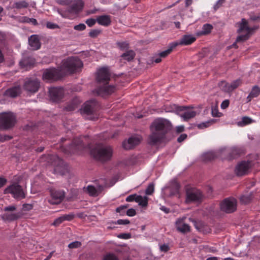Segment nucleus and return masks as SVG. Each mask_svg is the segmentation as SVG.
Returning a JSON list of instances; mask_svg holds the SVG:
<instances>
[{"label": "nucleus", "instance_id": "f704fd0d", "mask_svg": "<svg viewBox=\"0 0 260 260\" xmlns=\"http://www.w3.org/2000/svg\"><path fill=\"white\" fill-rule=\"evenodd\" d=\"M148 198L146 196L142 197V196L138 195L137 197L136 202L139 203V205L142 207H147L148 205Z\"/></svg>", "mask_w": 260, "mask_h": 260}, {"label": "nucleus", "instance_id": "de8ad7c7", "mask_svg": "<svg viewBox=\"0 0 260 260\" xmlns=\"http://www.w3.org/2000/svg\"><path fill=\"white\" fill-rule=\"evenodd\" d=\"M252 120L248 117H243L242 121L238 122L239 125H245L251 123Z\"/></svg>", "mask_w": 260, "mask_h": 260}, {"label": "nucleus", "instance_id": "b1692460", "mask_svg": "<svg viewBox=\"0 0 260 260\" xmlns=\"http://www.w3.org/2000/svg\"><path fill=\"white\" fill-rule=\"evenodd\" d=\"M28 42L34 50H38L41 47V43L38 35H31L28 39Z\"/></svg>", "mask_w": 260, "mask_h": 260}, {"label": "nucleus", "instance_id": "9d476101", "mask_svg": "<svg viewBox=\"0 0 260 260\" xmlns=\"http://www.w3.org/2000/svg\"><path fill=\"white\" fill-rule=\"evenodd\" d=\"M40 87V81L36 78H26L24 81L23 88L30 93L37 92Z\"/></svg>", "mask_w": 260, "mask_h": 260}, {"label": "nucleus", "instance_id": "774afa93", "mask_svg": "<svg viewBox=\"0 0 260 260\" xmlns=\"http://www.w3.org/2000/svg\"><path fill=\"white\" fill-rule=\"evenodd\" d=\"M136 214V210L133 208L127 210L126 211V215L129 216H134Z\"/></svg>", "mask_w": 260, "mask_h": 260}, {"label": "nucleus", "instance_id": "ea45409f", "mask_svg": "<svg viewBox=\"0 0 260 260\" xmlns=\"http://www.w3.org/2000/svg\"><path fill=\"white\" fill-rule=\"evenodd\" d=\"M213 28V26L211 24L207 23L204 24L202 27V34L207 35L210 34Z\"/></svg>", "mask_w": 260, "mask_h": 260}, {"label": "nucleus", "instance_id": "58836bf2", "mask_svg": "<svg viewBox=\"0 0 260 260\" xmlns=\"http://www.w3.org/2000/svg\"><path fill=\"white\" fill-rule=\"evenodd\" d=\"M249 20L253 21L260 22V13L250 12L249 13Z\"/></svg>", "mask_w": 260, "mask_h": 260}, {"label": "nucleus", "instance_id": "7ed1b4c3", "mask_svg": "<svg viewBox=\"0 0 260 260\" xmlns=\"http://www.w3.org/2000/svg\"><path fill=\"white\" fill-rule=\"evenodd\" d=\"M93 158L102 162L109 160L113 154V149L110 146L98 144L90 151Z\"/></svg>", "mask_w": 260, "mask_h": 260}, {"label": "nucleus", "instance_id": "6e6552de", "mask_svg": "<svg viewBox=\"0 0 260 260\" xmlns=\"http://www.w3.org/2000/svg\"><path fill=\"white\" fill-rule=\"evenodd\" d=\"M203 198L202 192L196 188H188L186 190V203L201 202Z\"/></svg>", "mask_w": 260, "mask_h": 260}, {"label": "nucleus", "instance_id": "1a4fd4ad", "mask_svg": "<svg viewBox=\"0 0 260 260\" xmlns=\"http://www.w3.org/2000/svg\"><path fill=\"white\" fill-rule=\"evenodd\" d=\"M4 193H11L17 200H21L25 198V194L21 185L17 183L9 186L4 190Z\"/></svg>", "mask_w": 260, "mask_h": 260}, {"label": "nucleus", "instance_id": "20e7f679", "mask_svg": "<svg viewBox=\"0 0 260 260\" xmlns=\"http://www.w3.org/2000/svg\"><path fill=\"white\" fill-rule=\"evenodd\" d=\"M17 122L16 116L13 112L0 114V128L9 129L14 127Z\"/></svg>", "mask_w": 260, "mask_h": 260}, {"label": "nucleus", "instance_id": "c03bdc74", "mask_svg": "<svg viewBox=\"0 0 260 260\" xmlns=\"http://www.w3.org/2000/svg\"><path fill=\"white\" fill-rule=\"evenodd\" d=\"M250 36L247 32L245 35H242L239 36L236 39V42H244L247 40Z\"/></svg>", "mask_w": 260, "mask_h": 260}, {"label": "nucleus", "instance_id": "c756f323", "mask_svg": "<svg viewBox=\"0 0 260 260\" xmlns=\"http://www.w3.org/2000/svg\"><path fill=\"white\" fill-rule=\"evenodd\" d=\"M135 55V52L132 50H129L122 54L120 57L127 61H131L134 59Z\"/></svg>", "mask_w": 260, "mask_h": 260}, {"label": "nucleus", "instance_id": "09e8293b", "mask_svg": "<svg viewBox=\"0 0 260 260\" xmlns=\"http://www.w3.org/2000/svg\"><path fill=\"white\" fill-rule=\"evenodd\" d=\"M103 260H119V259L114 254L108 253L104 256Z\"/></svg>", "mask_w": 260, "mask_h": 260}, {"label": "nucleus", "instance_id": "473e14b6", "mask_svg": "<svg viewBox=\"0 0 260 260\" xmlns=\"http://www.w3.org/2000/svg\"><path fill=\"white\" fill-rule=\"evenodd\" d=\"M253 198V193L250 192L246 194L242 195L240 198V201L243 204L249 203Z\"/></svg>", "mask_w": 260, "mask_h": 260}, {"label": "nucleus", "instance_id": "f8f14e48", "mask_svg": "<svg viewBox=\"0 0 260 260\" xmlns=\"http://www.w3.org/2000/svg\"><path fill=\"white\" fill-rule=\"evenodd\" d=\"M62 77L60 71L55 68L46 69L42 76L43 79L48 81H57Z\"/></svg>", "mask_w": 260, "mask_h": 260}, {"label": "nucleus", "instance_id": "603ef678", "mask_svg": "<svg viewBox=\"0 0 260 260\" xmlns=\"http://www.w3.org/2000/svg\"><path fill=\"white\" fill-rule=\"evenodd\" d=\"M46 27L47 28L51 29H54L60 28L58 24L54 23L51 22H47L46 23Z\"/></svg>", "mask_w": 260, "mask_h": 260}, {"label": "nucleus", "instance_id": "0eeeda50", "mask_svg": "<svg viewBox=\"0 0 260 260\" xmlns=\"http://www.w3.org/2000/svg\"><path fill=\"white\" fill-rule=\"evenodd\" d=\"M237 201L233 197L227 198L224 199L220 204L221 211L226 213H232L237 210Z\"/></svg>", "mask_w": 260, "mask_h": 260}, {"label": "nucleus", "instance_id": "5701e85b", "mask_svg": "<svg viewBox=\"0 0 260 260\" xmlns=\"http://www.w3.org/2000/svg\"><path fill=\"white\" fill-rule=\"evenodd\" d=\"M83 2L82 0H77L71 5L67 9L69 13H77L82 9L83 7Z\"/></svg>", "mask_w": 260, "mask_h": 260}, {"label": "nucleus", "instance_id": "39448f33", "mask_svg": "<svg viewBox=\"0 0 260 260\" xmlns=\"http://www.w3.org/2000/svg\"><path fill=\"white\" fill-rule=\"evenodd\" d=\"M62 66L70 73H74L80 71L83 63L78 57H71L64 61Z\"/></svg>", "mask_w": 260, "mask_h": 260}, {"label": "nucleus", "instance_id": "e433bc0d", "mask_svg": "<svg viewBox=\"0 0 260 260\" xmlns=\"http://www.w3.org/2000/svg\"><path fill=\"white\" fill-rule=\"evenodd\" d=\"M28 3L24 1H21L15 2L14 4L13 7L17 9H20L22 8H26L28 7Z\"/></svg>", "mask_w": 260, "mask_h": 260}, {"label": "nucleus", "instance_id": "423d86ee", "mask_svg": "<svg viewBox=\"0 0 260 260\" xmlns=\"http://www.w3.org/2000/svg\"><path fill=\"white\" fill-rule=\"evenodd\" d=\"M16 209V205H11L4 208V213L1 215V218L4 221H13L20 218L22 214L20 212L10 213Z\"/></svg>", "mask_w": 260, "mask_h": 260}, {"label": "nucleus", "instance_id": "864d4df0", "mask_svg": "<svg viewBox=\"0 0 260 260\" xmlns=\"http://www.w3.org/2000/svg\"><path fill=\"white\" fill-rule=\"evenodd\" d=\"M81 246V243L79 241H75L70 243L68 245L70 248H76Z\"/></svg>", "mask_w": 260, "mask_h": 260}, {"label": "nucleus", "instance_id": "3c124183", "mask_svg": "<svg viewBox=\"0 0 260 260\" xmlns=\"http://www.w3.org/2000/svg\"><path fill=\"white\" fill-rule=\"evenodd\" d=\"M101 33V30L99 29H92L89 32V36L93 38L98 37Z\"/></svg>", "mask_w": 260, "mask_h": 260}, {"label": "nucleus", "instance_id": "cd10ccee", "mask_svg": "<svg viewBox=\"0 0 260 260\" xmlns=\"http://www.w3.org/2000/svg\"><path fill=\"white\" fill-rule=\"evenodd\" d=\"M103 189L102 186H99L96 188L94 186L88 185L86 188V190L89 196L92 197H97Z\"/></svg>", "mask_w": 260, "mask_h": 260}, {"label": "nucleus", "instance_id": "0e129e2a", "mask_svg": "<svg viewBox=\"0 0 260 260\" xmlns=\"http://www.w3.org/2000/svg\"><path fill=\"white\" fill-rule=\"evenodd\" d=\"M230 104V101L229 100H224L221 104L220 107L222 109H225L227 108Z\"/></svg>", "mask_w": 260, "mask_h": 260}, {"label": "nucleus", "instance_id": "a18cd8bd", "mask_svg": "<svg viewBox=\"0 0 260 260\" xmlns=\"http://www.w3.org/2000/svg\"><path fill=\"white\" fill-rule=\"evenodd\" d=\"M241 84V81L240 79H238L234 81L230 84L231 89L229 90H234L237 88Z\"/></svg>", "mask_w": 260, "mask_h": 260}, {"label": "nucleus", "instance_id": "9b49d317", "mask_svg": "<svg viewBox=\"0 0 260 260\" xmlns=\"http://www.w3.org/2000/svg\"><path fill=\"white\" fill-rule=\"evenodd\" d=\"M83 138H76L74 139L72 144L69 146L66 152L69 153H78L85 148L83 143Z\"/></svg>", "mask_w": 260, "mask_h": 260}, {"label": "nucleus", "instance_id": "a211bd4d", "mask_svg": "<svg viewBox=\"0 0 260 260\" xmlns=\"http://www.w3.org/2000/svg\"><path fill=\"white\" fill-rule=\"evenodd\" d=\"M258 26H254L250 27L248 26V22L245 18L241 19V22L239 23V28L238 30V32H241L245 30L248 34L251 36L253 32L258 28Z\"/></svg>", "mask_w": 260, "mask_h": 260}, {"label": "nucleus", "instance_id": "dca6fc26", "mask_svg": "<svg viewBox=\"0 0 260 260\" xmlns=\"http://www.w3.org/2000/svg\"><path fill=\"white\" fill-rule=\"evenodd\" d=\"M98 103L95 99H92L84 103L82 109L83 113L87 115H91L98 108Z\"/></svg>", "mask_w": 260, "mask_h": 260}, {"label": "nucleus", "instance_id": "412c9836", "mask_svg": "<svg viewBox=\"0 0 260 260\" xmlns=\"http://www.w3.org/2000/svg\"><path fill=\"white\" fill-rule=\"evenodd\" d=\"M183 220V218H179L176 220L175 223L177 230L182 233L190 232V226L188 224L184 223Z\"/></svg>", "mask_w": 260, "mask_h": 260}, {"label": "nucleus", "instance_id": "37998d69", "mask_svg": "<svg viewBox=\"0 0 260 260\" xmlns=\"http://www.w3.org/2000/svg\"><path fill=\"white\" fill-rule=\"evenodd\" d=\"M220 86L221 87L222 90L226 92H231L232 90H229L231 89L230 84L221 81L220 83Z\"/></svg>", "mask_w": 260, "mask_h": 260}, {"label": "nucleus", "instance_id": "c85d7f7f", "mask_svg": "<svg viewBox=\"0 0 260 260\" xmlns=\"http://www.w3.org/2000/svg\"><path fill=\"white\" fill-rule=\"evenodd\" d=\"M259 94L260 88L257 85L254 86L247 97V102H250L252 99L257 97Z\"/></svg>", "mask_w": 260, "mask_h": 260}, {"label": "nucleus", "instance_id": "2eb2a0df", "mask_svg": "<svg viewBox=\"0 0 260 260\" xmlns=\"http://www.w3.org/2000/svg\"><path fill=\"white\" fill-rule=\"evenodd\" d=\"M49 93L50 99L53 102H58L62 99L64 91L62 87H53L49 88Z\"/></svg>", "mask_w": 260, "mask_h": 260}, {"label": "nucleus", "instance_id": "680f3d73", "mask_svg": "<svg viewBox=\"0 0 260 260\" xmlns=\"http://www.w3.org/2000/svg\"><path fill=\"white\" fill-rule=\"evenodd\" d=\"M96 22H97L96 19L89 18L86 20V23L88 26L91 27L95 24Z\"/></svg>", "mask_w": 260, "mask_h": 260}, {"label": "nucleus", "instance_id": "79ce46f5", "mask_svg": "<svg viewBox=\"0 0 260 260\" xmlns=\"http://www.w3.org/2000/svg\"><path fill=\"white\" fill-rule=\"evenodd\" d=\"M77 108V104L75 101L69 103L64 108L67 111H73Z\"/></svg>", "mask_w": 260, "mask_h": 260}, {"label": "nucleus", "instance_id": "49530a36", "mask_svg": "<svg viewBox=\"0 0 260 260\" xmlns=\"http://www.w3.org/2000/svg\"><path fill=\"white\" fill-rule=\"evenodd\" d=\"M154 191V185L153 183H150L147 186L145 193L146 195H151Z\"/></svg>", "mask_w": 260, "mask_h": 260}, {"label": "nucleus", "instance_id": "69168bd1", "mask_svg": "<svg viewBox=\"0 0 260 260\" xmlns=\"http://www.w3.org/2000/svg\"><path fill=\"white\" fill-rule=\"evenodd\" d=\"M130 223V221L128 219H118L117 220V221L115 222V223H117L118 224H127Z\"/></svg>", "mask_w": 260, "mask_h": 260}, {"label": "nucleus", "instance_id": "7c9ffc66", "mask_svg": "<svg viewBox=\"0 0 260 260\" xmlns=\"http://www.w3.org/2000/svg\"><path fill=\"white\" fill-rule=\"evenodd\" d=\"M196 115V112L192 110L186 111L183 113L180 114V116L184 120L188 121L193 118Z\"/></svg>", "mask_w": 260, "mask_h": 260}, {"label": "nucleus", "instance_id": "8fccbe9b", "mask_svg": "<svg viewBox=\"0 0 260 260\" xmlns=\"http://www.w3.org/2000/svg\"><path fill=\"white\" fill-rule=\"evenodd\" d=\"M63 221H71L75 217V215L74 213H70L69 214H65L61 216Z\"/></svg>", "mask_w": 260, "mask_h": 260}, {"label": "nucleus", "instance_id": "393cba45", "mask_svg": "<svg viewBox=\"0 0 260 260\" xmlns=\"http://www.w3.org/2000/svg\"><path fill=\"white\" fill-rule=\"evenodd\" d=\"M35 63V60L30 57H25L23 58L19 62L20 66L22 68L26 70L31 69Z\"/></svg>", "mask_w": 260, "mask_h": 260}, {"label": "nucleus", "instance_id": "338daca9", "mask_svg": "<svg viewBox=\"0 0 260 260\" xmlns=\"http://www.w3.org/2000/svg\"><path fill=\"white\" fill-rule=\"evenodd\" d=\"M119 238L128 239L131 237V235L129 233H122L118 236Z\"/></svg>", "mask_w": 260, "mask_h": 260}, {"label": "nucleus", "instance_id": "4c0bfd02", "mask_svg": "<svg viewBox=\"0 0 260 260\" xmlns=\"http://www.w3.org/2000/svg\"><path fill=\"white\" fill-rule=\"evenodd\" d=\"M241 153V151L237 148H233L229 153L230 154L229 159H233L238 156Z\"/></svg>", "mask_w": 260, "mask_h": 260}, {"label": "nucleus", "instance_id": "5fc2aeb1", "mask_svg": "<svg viewBox=\"0 0 260 260\" xmlns=\"http://www.w3.org/2000/svg\"><path fill=\"white\" fill-rule=\"evenodd\" d=\"M63 222V220L62 219V216H61L56 218L51 224L55 226H58L59 225H60Z\"/></svg>", "mask_w": 260, "mask_h": 260}, {"label": "nucleus", "instance_id": "13d9d810", "mask_svg": "<svg viewBox=\"0 0 260 260\" xmlns=\"http://www.w3.org/2000/svg\"><path fill=\"white\" fill-rule=\"evenodd\" d=\"M159 249L161 252H167L170 250V247L167 244H164L159 246Z\"/></svg>", "mask_w": 260, "mask_h": 260}, {"label": "nucleus", "instance_id": "2f4dec72", "mask_svg": "<svg viewBox=\"0 0 260 260\" xmlns=\"http://www.w3.org/2000/svg\"><path fill=\"white\" fill-rule=\"evenodd\" d=\"M217 155L215 152L210 151L203 154L202 156V159L205 161H208L213 160L216 157Z\"/></svg>", "mask_w": 260, "mask_h": 260}, {"label": "nucleus", "instance_id": "4be33fe9", "mask_svg": "<svg viewBox=\"0 0 260 260\" xmlns=\"http://www.w3.org/2000/svg\"><path fill=\"white\" fill-rule=\"evenodd\" d=\"M21 93V87L20 86H15L7 89L4 92V95L16 98Z\"/></svg>", "mask_w": 260, "mask_h": 260}, {"label": "nucleus", "instance_id": "a19ab883", "mask_svg": "<svg viewBox=\"0 0 260 260\" xmlns=\"http://www.w3.org/2000/svg\"><path fill=\"white\" fill-rule=\"evenodd\" d=\"M116 45L121 50H127L129 48V44L127 42H117Z\"/></svg>", "mask_w": 260, "mask_h": 260}, {"label": "nucleus", "instance_id": "bf43d9fd", "mask_svg": "<svg viewBox=\"0 0 260 260\" xmlns=\"http://www.w3.org/2000/svg\"><path fill=\"white\" fill-rule=\"evenodd\" d=\"M172 188H173V189H174L173 192V193L174 194H175L176 193H178L179 191V188H180L179 184L177 182H175L173 185Z\"/></svg>", "mask_w": 260, "mask_h": 260}, {"label": "nucleus", "instance_id": "6e6d98bb", "mask_svg": "<svg viewBox=\"0 0 260 260\" xmlns=\"http://www.w3.org/2000/svg\"><path fill=\"white\" fill-rule=\"evenodd\" d=\"M56 2L62 6H68L71 4L72 0H56Z\"/></svg>", "mask_w": 260, "mask_h": 260}, {"label": "nucleus", "instance_id": "4d7b16f0", "mask_svg": "<svg viewBox=\"0 0 260 260\" xmlns=\"http://www.w3.org/2000/svg\"><path fill=\"white\" fill-rule=\"evenodd\" d=\"M137 196H138V195H137V194L129 195L126 197L125 200L126 202H128L133 201H135L136 202Z\"/></svg>", "mask_w": 260, "mask_h": 260}, {"label": "nucleus", "instance_id": "4468645a", "mask_svg": "<svg viewBox=\"0 0 260 260\" xmlns=\"http://www.w3.org/2000/svg\"><path fill=\"white\" fill-rule=\"evenodd\" d=\"M54 165L55 174L64 175L69 173V166L59 157H56V162Z\"/></svg>", "mask_w": 260, "mask_h": 260}, {"label": "nucleus", "instance_id": "aec40b11", "mask_svg": "<svg viewBox=\"0 0 260 260\" xmlns=\"http://www.w3.org/2000/svg\"><path fill=\"white\" fill-rule=\"evenodd\" d=\"M177 43H172L170 45L169 48L158 54L159 57L156 58L153 60L155 63H159L161 61V58H165L169 54H170L173 51V49L177 46Z\"/></svg>", "mask_w": 260, "mask_h": 260}, {"label": "nucleus", "instance_id": "e2e57ef3", "mask_svg": "<svg viewBox=\"0 0 260 260\" xmlns=\"http://www.w3.org/2000/svg\"><path fill=\"white\" fill-rule=\"evenodd\" d=\"M225 0H218L215 5L214 6V9L216 11L219 9L222 5L224 3Z\"/></svg>", "mask_w": 260, "mask_h": 260}, {"label": "nucleus", "instance_id": "a878e982", "mask_svg": "<svg viewBox=\"0 0 260 260\" xmlns=\"http://www.w3.org/2000/svg\"><path fill=\"white\" fill-rule=\"evenodd\" d=\"M97 22L101 25L108 26L111 23V17L109 15H103L96 18Z\"/></svg>", "mask_w": 260, "mask_h": 260}, {"label": "nucleus", "instance_id": "f3484780", "mask_svg": "<svg viewBox=\"0 0 260 260\" xmlns=\"http://www.w3.org/2000/svg\"><path fill=\"white\" fill-rule=\"evenodd\" d=\"M250 167V162L243 161L236 167L235 173L238 176H243L246 174Z\"/></svg>", "mask_w": 260, "mask_h": 260}, {"label": "nucleus", "instance_id": "052dcab7", "mask_svg": "<svg viewBox=\"0 0 260 260\" xmlns=\"http://www.w3.org/2000/svg\"><path fill=\"white\" fill-rule=\"evenodd\" d=\"M74 28L76 30L82 31L86 28V25L83 23H80L78 25L74 26Z\"/></svg>", "mask_w": 260, "mask_h": 260}, {"label": "nucleus", "instance_id": "6ab92c4d", "mask_svg": "<svg viewBox=\"0 0 260 260\" xmlns=\"http://www.w3.org/2000/svg\"><path fill=\"white\" fill-rule=\"evenodd\" d=\"M141 139L139 137H130L127 141L122 143L123 147L126 150H129L138 145L141 142Z\"/></svg>", "mask_w": 260, "mask_h": 260}, {"label": "nucleus", "instance_id": "f03ea898", "mask_svg": "<svg viewBox=\"0 0 260 260\" xmlns=\"http://www.w3.org/2000/svg\"><path fill=\"white\" fill-rule=\"evenodd\" d=\"M110 76L111 74L107 67H103L98 70L96 80L97 82L101 85L95 89L96 93L98 95L104 97L115 91V87L114 86L108 85L110 80Z\"/></svg>", "mask_w": 260, "mask_h": 260}, {"label": "nucleus", "instance_id": "f257e3e1", "mask_svg": "<svg viewBox=\"0 0 260 260\" xmlns=\"http://www.w3.org/2000/svg\"><path fill=\"white\" fill-rule=\"evenodd\" d=\"M172 129L171 123L164 119H156L151 125V134L149 136L148 142L151 145L161 143L166 138V134Z\"/></svg>", "mask_w": 260, "mask_h": 260}, {"label": "nucleus", "instance_id": "c9c22d12", "mask_svg": "<svg viewBox=\"0 0 260 260\" xmlns=\"http://www.w3.org/2000/svg\"><path fill=\"white\" fill-rule=\"evenodd\" d=\"M217 120L214 119H210L207 121L201 123L198 125V127L200 129L207 128L216 122Z\"/></svg>", "mask_w": 260, "mask_h": 260}, {"label": "nucleus", "instance_id": "bb28decb", "mask_svg": "<svg viewBox=\"0 0 260 260\" xmlns=\"http://www.w3.org/2000/svg\"><path fill=\"white\" fill-rule=\"evenodd\" d=\"M196 40V38L191 35H185L182 36L180 40L179 44L188 45L193 43Z\"/></svg>", "mask_w": 260, "mask_h": 260}, {"label": "nucleus", "instance_id": "72a5a7b5", "mask_svg": "<svg viewBox=\"0 0 260 260\" xmlns=\"http://www.w3.org/2000/svg\"><path fill=\"white\" fill-rule=\"evenodd\" d=\"M211 115L214 117H220L222 115V113L219 112L218 111L217 103H216L214 105H212Z\"/></svg>", "mask_w": 260, "mask_h": 260}, {"label": "nucleus", "instance_id": "ddd939ff", "mask_svg": "<svg viewBox=\"0 0 260 260\" xmlns=\"http://www.w3.org/2000/svg\"><path fill=\"white\" fill-rule=\"evenodd\" d=\"M50 192V198L48 200V202L50 204L58 205L64 199L65 193L63 191L51 189Z\"/></svg>", "mask_w": 260, "mask_h": 260}]
</instances>
